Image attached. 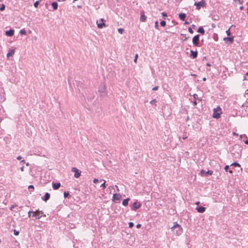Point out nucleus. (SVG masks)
Listing matches in <instances>:
<instances>
[{
  "label": "nucleus",
  "mask_w": 248,
  "mask_h": 248,
  "mask_svg": "<svg viewBox=\"0 0 248 248\" xmlns=\"http://www.w3.org/2000/svg\"><path fill=\"white\" fill-rule=\"evenodd\" d=\"M171 231L177 235H180L183 232L182 227L176 222L174 223V225L171 228Z\"/></svg>",
  "instance_id": "obj_1"
},
{
  "label": "nucleus",
  "mask_w": 248,
  "mask_h": 248,
  "mask_svg": "<svg viewBox=\"0 0 248 248\" xmlns=\"http://www.w3.org/2000/svg\"><path fill=\"white\" fill-rule=\"evenodd\" d=\"M221 113V108L219 107H217L214 109L212 116L214 118L218 119L220 117Z\"/></svg>",
  "instance_id": "obj_2"
},
{
  "label": "nucleus",
  "mask_w": 248,
  "mask_h": 248,
  "mask_svg": "<svg viewBox=\"0 0 248 248\" xmlns=\"http://www.w3.org/2000/svg\"><path fill=\"white\" fill-rule=\"evenodd\" d=\"M192 43L194 46H200V35L197 34L195 35L192 38Z\"/></svg>",
  "instance_id": "obj_3"
},
{
  "label": "nucleus",
  "mask_w": 248,
  "mask_h": 248,
  "mask_svg": "<svg viewBox=\"0 0 248 248\" xmlns=\"http://www.w3.org/2000/svg\"><path fill=\"white\" fill-rule=\"evenodd\" d=\"M194 5L196 6V9L199 10L202 7L205 6V1L204 0H202L201 1L195 2Z\"/></svg>",
  "instance_id": "obj_4"
},
{
  "label": "nucleus",
  "mask_w": 248,
  "mask_h": 248,
  "mask_svg": "<svg viewBox=\"0 0 248 248\" xmlns=\"http://www.w3.org/2000/svg\"><path fill=\"white\" fill-rule=\"evenodd\" d=\"M72 171L73 172H75V174H74V177H75L78 178L80 177V176L81 175V171H80L77 168H75V167L72 168Z\"/></svg>",
  "instance_id": "obj_5"
},
{
  "label": "nucleus",
  "mask_w": 248,
  "mask_h": 248,
  "mask_svg": "<svg viewBox=\"0 0 248 248\" xmlns=\"http://www.w3.org/2000/svg\"><path fill=\"white\" fill-rule=\"evenodd\" d=\"M43 212L38 211L37 212H33L32 217H35L36 219H39L42 217Z\"/></svg>",
  "instance_id": "obj_6"
},
{
  "label": "nucleus",
  "mask_w": 248,
  "mask_h": 248,
  "mask_svg": "<svg viewBox=\"0 0 248 248\" xmlns=\"http://www.w3.org/2000/svg\"><path fill=\"white\" fill-rule=\"evenodd\" d=\"M200 173H201V175H202L203 174H205V175L206 176H207L208 175H212L213 173V171L211 170H208V171H205L203 170H201V172Z\"/></svg>",
  "instance_id": "obj_7"
},
{
  "label": "nucleus",
  "mask_w": 248,
  "mask_h": 248,
  "mask_svg": "<svg viewBox=\"0 0 248 248\" xmlns=\"http://www.w3.org/2000/svg\"><path fill=\"white\" fill-rule=\"evenodd\" d=\"M141 206V204L138 202H135L132 205V210L136 211L140 208Z\"/></svg>",
  "instance_id": "obj_8"
},
{
  "label": "nucleus",
  "mask_w": 248,
  "mask_h": 248,
  "mask_svg": "<svg viewBox=\"0 0 248 248\" xmlns=\"http://www.w3.org/2000/svg\"><path fill=\"white\" fill-rule=\"evenodd\" d=\"M14 34V30L10 29L5 31V35L7 36L11 37Z\"/></svg>",
  "instance_id": "obj_9"
},
{
  "label": "nucleus",
  "mask_w": 248,
  "mask_h": 248,
  "mask_svg": "<svg viewBox=\"0 0 248 248\" xmlns=\"http://www.w3.org/2000/svg\"><path fill=\"white\" fill-rule=\"evenodd\" d=\"M198 52L197 51L190 50V56L193 59H195L197 57Z\"/></svg>",
  "instance_id": "obj_10"
},
{
  "label": "nucleus",
  "mask_w": 248,
  "mask_h": 248,
  "mask_svg": "<svg viewBox=\"0 0 248 248\" xmlns=\"http://www.w3.org/2000/svg\"><path fill=\"white\" fill-rule=\"evenodd\" d=\"M50 197V194L48 193V192H46L45 193L44 196L42 197V199L44 201L46 202L49 199Z\"/></svg>",
  "instance_id": "obj_11"
},
{
  "label": "nucleus",
  "mask_w": 248,
  "mask_h": 248,
  "mask_svg": "<svg viewBox=\"0 0 248 248\" xmlns=\"http://www.w3.org/2000/svg\"><path fill=\"white\" fill-rule=\"evenodd\" d=\"M146 20V16H145L144 12H140V21L141 22H145Z\"/></svg>",
  "instance_id": "obj_12"
},
{
  "label": "nucleus",
  "mask_w": 248,
  "mask_h": 248,
  "mask_svg": "<svg viewBox=\"0 0 248 248\" xmlns=\"http://www.w3.org/2000/svg\"><path fill=\"white\" fill-rule=\"evenodd\" d=\"M196 209L199 213H202L205 212V208L202 206H199L197 207Z\"/></svg>",
  "instance_id": "obj_13"
},
{
  "label": "nucleus",
  "mask_w": 248,
  "mask_h": 248,
  "mask_svg": "<svg viewBox=\"0 0 248 248\" xmlns=\"http://www.w3.org/2000/svg\"><path fill=\"white\" fill-rule=\"evenodd\" d=\"M121 196L119 194H113V200L119 201L121 199Z\"/></svg>",
  "instance_id": "obj_14"
},
{
  "label": "nucleus",
  "mask_w": 248,
  "mask_h": 248,
  "mask_svg": "<svg viewBox=\"0 0 248 248\" xmlns=\"http://www.w3.org/2000/svg\"><path fill=\"white\" fill-rule=\"evenodd\" d=\"M61 186V184L60 183H52V187L54 189H58Z\"/></svg>",
  "instance_id": "obj_15"
},
{
  "label": "nucleus",
  "mask_w": 248,
  "mask_h": 248,
  "mask_svg": "<svg viewBox=\"0 0 248 248\" xmlns=\"http://www.w3.org/2000/svg\"><path fill=\"white\" fill-rule=\"evenodd\" d=\"M179 17L180 19V20H181L182 21H184L186 17V15L185 13H180L179 15Z\"/></svg>",
  "instance_id": "obj_16"
},
{
  "label": "nucleus",
  "mask_w": 248,
  "mask_h": 248,
  "mask_svg": "<svg viewBox=\"0 0 248 248\" xmlns=\"http://www.w3.org/2000/svg\"><path fill=\"white\" fill-rule=\"evenodd\" d=\"M197 31L202 35L205 33V31L202 27H199L197 30Z\"/></svg>",
  "instance_id": "obj_17"
},
{
  "label": "nucleus",
  "mask_w": 248,
  "mask_h": 248,
  "mask_svg": "<svg viewBox=\"0 0 248 248\" xmlns=\"http://www.w3.org/2000/svg\"><path fill=\"white\" fill-rule=\"evenodd\" d=\"M105 91H106V87H105V85H102L99 88V90H98V91L99 92H101V93H105Z\"/></svg>",
  "instance_id": "obj_18"
},
{
  "label": "nucleus",
  "mask_w": 248,
  "mask_h": 248,
  "mask_svg": "<svg viewBox=\"0 0 248 248\" xmlns=\"http://www.w3.org/2000/svg\"><path fill=\"white\" fill-rule=\"evenodd\" d=\"M129 200H130L129 198H127V199H124L122 202L123 205L125 206H127L128 204V202H129Z\"/></svg>",
  "instance_id": "obj_19"
},
{
  "label": "nucleus",
  "mask_w": 248,
  "mask_h": 248,
  "mask_svg": "<svg viewBox=\"0 0 248 248\" xmlns=\"http://www.w3.org/2000/svg\"><path fill=\"white\" fill-rule=\"evenodd\" d=\"M51 5H52V7L53 8V9L54 10H56L58 9V3L57 2H53L52 3H51Z\"/></svg>",
  "instance_id": "obj_20"
},
{
  "label": "nucleus",
  "mask_w": 248,
  "mask_h": 248,
  "mask_svg": "<svg viewBox=\"0 0 248 248\" xmlns=\"http://www.w3.org/2000/svg\"><path fill=\"white\" fill-rule=\"evenodd\" d=\"M224 40H227L232 43L233 42V36L224 38Z\"/></svg>",
  "instance_id": "obj_21"
},
{
  "label": "nucleus",
  "mask_w": 248,
  "mask_h": 248,
  "mask_svg": "<svg viewBox=\"0 0 248 248\" xmlns=\"http://www.w3.org/2000/svg\"><path fill=\"white\" fill-rule=\"evenodd\" d=\"M15 53V50L14 49L11 50L7 54V57L9 58L10 56H13Z\"/></svg>",
  "instance_id": "obj_22"
},
{
  "label": "nucleus",
  "mask_w": 248,
  "mask_h": 248,
  "mask_svg": "<svg viewBox=\"0 0 248 248\" xmlns=\"http://www.w3.org/2000/svg\"><path fill=\"white\" fill-rule=\"evenodd\" d=\"M229 169V165H226V166H225L224 169H225L226 171H228ZM229 172L230 173H232V170H229Z\"/></svg>",
  "instance_id": "obj_23"
},
{
  "label": "nucleus",
  "mask_w": 248,
  "mask_h": 248,
  "mask_svg": "<svg viewBox=\"0 0 248 248\" xmlns=\"http://www.w3.org/2000/svg\"><path fill=\"white\" fill-rule=\"evenodd\" d=\"M20 33L21 34V35H26L27 32H26V31H25V30L24 29H21L20 31Z\"/></svg>",
  "instance_id": "obj_24"
},
{
  "label": "nucleus",
  "mask_w": 248,
  "mask_h": 248,
  "mask_svg": "<svg viewBox=\"0 0 248 248\" xmlns=\"http://www.w3.org/2000/svg\"><path fill=\"white\" fill-rule=\"evenodd\" d=\"M105 23L104 22L101 23L97 24V27L98 28L101 29L103 28V26H105Z\"/></svg>",
  "instance_id": "obj_25"
},
{
  "label": "nucleus",
  "mask_w": 248,
  "mask_h": 248,
  "mask_svg": "<svg viewBox=\"0 0 248 248\" xmlns=\"http://www.w3.org/2000/svg\"><path fill=\"white\" fill-rule=\"evenodd\" d=\"M231 166H232L234 167H240V165L239 163L235 162L232 163Z\"/></svg>",
  "instance_id": "obj_26"
},
{
  "label": "nucleus",
  "mask_w": 248,
  "mask_h": 248,
  "mask_svg": "<svg viewBox=\"0 0 248 248\" xmlns=\"http://www.w3.org/2000/svg\"><path fill=\"white\" fill-rule=\"evenodd\" d=\"M193 97H194V99H195V100H196L197 99V100H199V101H201V100H202V99H199L198 96V95H197V94H195H195H194L193 95Z\"/></svg>",
  "instance_id": "obj_27"
},
{
  "label": "nucleus",
  "mask_w": 248,
  "mask_h": 248,
  "mask_svg": "<svg viewBox=\"0 0 248 248\" xmlns=\"http://www.w3.org/2000/svg\"><path fill=\"white\" fill-rule=\"evenodd\" d=\"M63 196L64 198H67L69 196V193L68 191H65L63 193Z\"/></svg>",
  "instance_id": "obj_28"
},
{
  "label": "nucleus",
  "mask_w": 248,
  "mask_h": 248,
  "mask_svg": "<svg viewBox=\"0 0 248 248\" xmlns=\"http://www.w3.org/2000/svg\"><path fill=\"white\" fill-rule=\"evenodd\" d=\"M155 27L156 29L159 30L158 22L157 21L155 22Z\"/></svg>",
  "instance_id": "obj_29"
},
{
  "label": "nucleus",
  "mask_w": 248,
  "mask_h": 248,
  "mask_svg": "<svg viewBox=\"0 0 248 248\" xmlns=\"http://www.w3.org/2000/svg\"><path fill=\"white\" fill-rule=\"evenodd\" d=\"M166 22L165 21L163 20L160 22V25L162 27H164L166 26Z\"/></svg>",
  "instance_id": "obj_30"
},
{
  "label": "nucleus",
  "mask_w": 248,
  "mask_h": 248,
  "mask_svg": "<svg viewBox=\"0 0 248 248\" xmlns=\"http://www.w3.org/2000/svg\"><path fill=\"white\" fill-rule=\"evenodd\" d=\"M243 138L244 139H247L248 137L245 134L240 135V139L242 140Z\"/></svg>",
  "instance_id": "obj_31"
},
{
  "label": "nucleus",
  "mask_w": 248,
  "mask_h": 248,
  "mask_svg": "<svg viewBox=\"0 0 248 248\" xmlns=\"http://www.w3.org/2000/svg\"><path fill=\"white\" fill-rule=\"evenodd\" d=\"M5 8V5L3 4H2L0 7V11H3L4 10Z\"/></svg>",
  "instance_id": "obj_32"
},
{
  "label": "nucleus",
  "mask_w": 248,
  "mask_h": 248,
  "mask_svg": "<svg viewBox=\"0 0 248 248\" xmlns=\"http://www.w3.org/2000/svg\"><path fill=\"white\" fill-rule=\"evenodd\" d=\"M104 181V183L101 185V187H103L104 189L106 188V181L104 180H102Z\"/></svg>",
  "instance_id": "obj_33"
},
{
  "label": "nucleus",
  "mask_w": 248,
  "mask_h": 248,
  "mask_svg": "<svg viewBox=\"0 0 248 248\" xmlns=\"http://www.w3.org/2000/svg\"><path fill=\"white\" fill-rule=\"evenodd\" d=\"M39 4V1L37 0L34 3V6L35 7V8H37L38 5Z\"/></svg>",
  "instance_id": "obj_34"
},
{
  "label": "nucleus",
  "mask_w": 248,
  "mask_h": 248,
  "mask_svg": "<svg viewBox=\"0 0 248 248\" xmlns=\"http://www.w3.org/2000/svg\"><path fill=\"white\" fill-rule=\"evenodd\" d=\"M226 33L228 36H230L231 35L230 28H229L226 31Z\"/></svg>",
  "instance_id": "obj_35"
},
{
  "label": "nucleus",
  "mask_w": 248,
  "mask_h": 248,
  "mask_svg": "<svg viewBox=\"0 0 248 248\" xmlns=\"http://www.w3.org/2000/svg\"><path fill=\"white\" fill-rule=\"evenodd\" d=\"M161 14L162 15L163 18H164V19H165L166 17L167 16V14L165 12H162Z\"/></svg>",
  "instance_id": "obj_36"
},
{
  "label": "nucleus",
  "mask_w": 248,
  "mask_h": 248,
  "mask_svg": "<svg viewBox=\"0 0 248 248\" xmlns=\"http://www.w3.org/2000/svg\"><path fill=\"white\" fill-rule=\"evenodd\" d=\"M28 189H29V190H34V188L33 186H32V185H30V186H29V187H28Z\"/></svg>",
  "instance_id": "obj_37"
},
{
  "label": "nucleus",
  "mask_w": 248,
  "mask_h": 248,
  "mask_svg": "<svg viewBox=\"0 0 248 248\" xmlns=\"http://www.w3.org/2000/svg\"><path fill=\"white\" fill-rule=\"evenodd\" d=\"M128 225H129V227L130 228H132L134 226V223L133 222H129L128 223Z\"/></svg>",
  "instance_id": "obj_38"
},
{
  "label": "nucleus",
  "mask_w": 248,
  "mask_h": 248,
  "mask_svg": "<svg viewBox=\"0 0 248 248\" xmlns=\"http://www.w3.org/2000/svg\"><path fill=\"white\" fill-rule=\"evenodd\" d=\"M138 58V54H136L135 55V58H134V62H135V63L137 62V61Z\"/></svg>",
  "instance_id": "obj_39"
},
{
  "label": "nucleus",
  "mask_w": 248,
  "mask_h": 248,
  "mask_svg": "<svg viewBox=\"0 0 248 248\" xmlns=\"http://www.w3.org/2000/svg\"><path fill=\"white\" fill-rule=\"evenodd\" d=\"M118 31V32L121 34H122L124 31V29H122V28L119 29Z\"/></svg>",
  "instance_id": "obj_40"
},
{
  "label": "nucleus",
  "mask_w": 248,
  "mask_h": 248,
  "mask_svg": "<svg viewBox=\"0 0 248 248\" xmlns=\"http://www.w3.org/2000/svg\"><path fill=\"white\" fill-rule=\"evenodd\" d=\"M235 2H238L239 4H242L243 3V0H233Z\"/></svg>",
  "instance_id": "obj_41"
},
{
  "label": "nucleus",
  "mask_w": 248,
  "mask_h": 248,
  "mask_svg": "<svg viewBox=\"0 0 248 248\" xmlns=\"http://www.w3.org/2000/svg\"><path fill=\"white\" fill-rule=\"evenodd\" d=\"M156 102L155 99H153L150 102V104L152 105L155 104V103Z\"/></svg>",
  "instance_id": "obj_42"
},
{
  "label": "nucleus",
  "mask_w": 248,
  "mask_h": 248,
  "mask_svg": "<svg viewBox=\"0 0 248 248\" xmlns=\"http://www.w3.org/2000/svg\"><path fill=\"white\" fill-rule=\"evenodd\" d=\"M188 30V31L190 33H191V34L193 33V31L192 30V29L191 27H189Z\"/></svg>",
  "instance_id": "obj_43"
},
{
  "label": "nucleus",
  "mask_w": 248,
  "mask_h": 248,
  "mask_svg": "<svg viewBox=\"0 0 248 248\" xmlns=\"http://www.w3.org/2000/svg\"><path fill=\"white\" fill-rule=\"evenodd\" d=\"M158 88H159V87L158 86H156L152 89V90L153 91H157L158 89Z\"/></svg>",
  "instance_id": "obj_44"
},
{
  "label": "nucleus",
  "mask_w": 248,
  "mask_h": 248,
  "mask_svg": "<svg viewBox=\"0 0 248 248\" xmlns=\"http://www.w3.org/2000/svg\"><path fill=\"white\" fill-rule=\"evenodd\" d=\"M98 181H99L98 179H96V178L94 179L93 180V182L94 183H95V184L98 183Z\"/></svg>",
  "instance_id": "obj_45"
},
{
  "label": "nucleus",
  "mask_w": 248,
  "mask_h": 248,
  "mask_svg": "<svg viewBox=\"0 0 248 248\" xmlns=\"http://www.w3.org/2000/svg\"><path fill=\"white\" fill-rule=\"evenodd\" d=\"M19 234V232L16 231V230H14V234L16 235H17Z\"/></svg>",
  "instance_id": "obj_46"
},
{
  "label": "nucleus",
  "mask_w": 248,
  "mask_h": 248,
  "mask_svg": "<svg viewBox=\"0 0 248 248\" xmlns=\"http://www.w3.org/2000/svg\"><path fill=\"white\" fill-rule=\"evenodd\" d=\"M23 163H25V160H22L20 162V164L21 165H22V166H23Z\"/></svg>",
  "instance_id": "obj_47"
},
{
  "label": "nucleus",
  "mask_w": 248,
  "mask_h": 248,
  "mask_svg": "<svg viewBox=\"0 0 248 248\" xmlns=\"http://www.w3.org/2000/svg\"><path fill=\"white\" fill-rule=\"evenodd\" d=\"M33 211H30L29 212H28V216L30 217H31V214L32 213L33 214Z\"/></svg>",
  "instance_id": "obj_48"
},
{
  "label": "nucleus",
  "mask_w": 248,
  "mask_h": 248,
  "mask_svg": "<svg viewBox=\"0 0 248 248\" xmlns=\"http://www.w3.org/2000/svg\"><path fill=\"white\" fill-rule=\"evenodd\" d=\"M193 104L194 106H195L197 105V103L196 100H194V101L193 102Z\"/></svg>",
  "instance_id": "obj_49"
},
{
  "label": "nucleus",
  "mask_w": 248,
  "mask_h": 248,
  "mask_svg": "<svg viewBox=\"0 0 248 248\" xmlns=\"http://www.w3.org/2000/svg\"><path fill=\"white\" fill-rule=\"evenodd\" d=\"M20 170H21V171H24V166H22L20 168Z\"/></svg>",
  "instance_id": "obj_50"
},
{
  "label": "nucleus",
  "mask_w": 248,
  "mask_h": 248,
  "mask_svg": "<svg viewBox=\"0 0 248 248\" xmlns=\"http://www.w3.org/2000/svg\"><path fill=\"white\" fill-rule=\"evenodd\" d=\"M247 140L245 141L244 140H243V141H244L245 143L246 144H248V138L247 139H246Z\"/></svg>",
  "instance_id": "obj_51"
},
{
  "label": "nucleus",
  "mask_w": 248,
  "mask_h": 248,
  "mask_svg": "<svg viewBox=\"0 0 248 248\" xmlns=\"http://www.w3.org/2000/svg\"><path fill=\"white\" fill-rule=\"evenodd\" d=\"M141 224H137V225L136 227H137V228H140V227H141Z\"/></svg>",
  "instance_id": "obj_52"
},
{
  "label": "nucleus",
  "mask_w": 248,
  "mask_h": 248,
  "mask_svg": "<svg viewBox=\"0 0 248 248\" xmlns=\"http://www.w3.org/2000/svg\"><path fill=\"white\" fill-rule=\"evenodd\" d=\"M22 158V157L20 155L18 156L16 158L17 160H20Z\"/></svg>",
  "instance_id": "obj_53"
},
{
  "label": "nucleus",
  "mask_w": 248,
  "mask_h": 248,
  "mask_svg": "<svg viewBox=\"0 0 248 248\" xmlns=\"http://www.w3.org/2000/svg\"><path fill=\"white\" fill-rule=\"evenodd\" d=\"M185 39H184V41H186V40H187L188 37H186V35H185Z\"/></svg>",
  "instance_id": "obj_54"
},
{
  "label": "nucleus",
  "mask_w": 248,
  "mask_h": 248,
  "mask_svg": "<svg viewBox=\"0 0 248 248\" xmlns=\"http://www.w3.org/2000/svg\"><path fill=\"white\" fill-rule=\"evenodd\" d=\"M243 8H244V7H243V6H240V8H239V9H240V10H242L243 9Z\"/></svg>",
  "instance_id": "obj_55"
},
{
  "label": "nucleus",
  "mask_w": 248,
  "mask_h": 248,
  "mask_svg": "<svg viewBox=\"0 0 248 248\" xmlns=\"http://www.w3.org/2000/svg\"><path fill=\"white\" fill-rule=\"evenodd\" d=\"M206 65L208 66H210L211 64L209 63H206Z\"/></svg>",
  "instance_id": "obj_56"
},
{
  "label": "nucleus",
  "mask_w": 248,
  "mask_h": 248,
  "mask_svg": "<svg viewBox=\"0 0 248 248\" xmlns=\"http://www.w3.org/2000/svg\"><path fill=\"white\" fill-rule=\"evenodd\" d=\"M246 94L248 95V89L246 91Z\"/></svg>",
  "instance_id": "obj_57"
},
{
  "label": "nucleus",
  "mask_w": 248,
  "mask_h": 248,
  "mask_svg": "<svg viewBox=\"0 0 248 248\" xmlns=\"http://www.w3.org/2000/svg\"><path fill=\"white\" fill-rule=\"evenodd\" d=\"M186 138H187V137H186V136H184V137H183V140H185V139H186Z\"/></svg>",
  "instance_id": "obj_58"
},
{
  "label": "nucleus",
  "mask_w": 248,
  "mask_h": 248,
  "mask_svg": "<svg viewBox=\"0 0 248 248\" xmlns=\"http://www.w3.org/2000/svg\"><path fill=\"white\" fill-rule=\"evenodd\" d=\"M185 24H189V23L188 22H187V21H185Z\"/></svg>",
  "instance_id": "obj_59"
},
{
  "label": "nucleus",
  "mask_w": 248,
  "mask_h": 248,
  "mask_svg": "<svg viewBox=\"0 0 248 248\" xmlns=\"http://www.w3.org/2000/svg\"><path fill=\"white\" fill-rule=\"evenodd\" d=\"M26 165L27 166H29L30 165V163H26Z\"/></svg>",
  "instance_id": "obj_60"
},
{
  "label": "nucleus",
  "mask_w": 248,
  "mask_h": 248,
  "mask_svg": "<svg viewBox=\"0 0 248 248\" xmlns=\"http://www.w3.org/2000/svg\"><path fill=\"white\" fill-rule=\"evenodd\" d=\"M200 204V202H196V204L198 205Z\"/></svg>",
  "instance_id": "obj_61"
},
{
  "label": "nucleus",
  "mask_w": 248,
  "mask_h": 248,
  "mask_svg": "<svg viewBox=\"0 0 248 248\" xmlns=\"http://www.w3.org/2000/svg\"><path fill=\"white\" fill-rule=\"evenodd\" d=\"M195 27H196V26H195V25H194V24H193V25H192V28H195Z\"/></svg>",
  "instance_id": "obj_62"
},
{
  "label": "nucleus",
  "mask_w": 248,
  "mask_h": 248,
  "mask_svg": "<svg viewBox=\"0 0 248 248\" xmlns=\"http://www.w3.org/2000/svg\"><path fill=\"white\" fill-rule=\"evenodd\" d=\"M203 81H205L206 80V78H203Z\"/></svg>",
  "instance_id": "obj_63"
},
{
  "label": "nucleus",
  "mask_w": 248,
  "mask_h": 248,
  "mask_svg": "<svg viewBox=\"0 0 248 248\" xmlns=\"http://www.w3.org/2000/svg\"><path fill=\"white\" fill-rule=\"evenodd\" d=\"M246 75L248 76V71L246 73Z\"/></svg>",
  "instance_id": "obj_64"
}]
</instances>
